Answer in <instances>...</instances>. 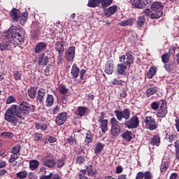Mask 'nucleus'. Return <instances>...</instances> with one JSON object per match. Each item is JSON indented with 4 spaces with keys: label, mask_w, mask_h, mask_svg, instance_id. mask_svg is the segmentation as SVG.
Masks as SVG:
<instances>
[{
    "label": "nucleus",
    "mask_w": 179,
    "mask_h": 179,
    "mask_svg": "<svg viewBox=\"0 0 179 179\" xmlns=\"http://www.w3.org/2000/svg\"><path fill=\"white\" fill-rule=\"evenodd\" d=\"M66 143H69V145H77L76 139L71 136L66 139Z\"/></svg>",
    "instance_id": "nucleus-58"
},
{
    "label": "nucleus",
    "mask_w": 179,
    "mask_h": 179,
    "mask_svg": "<svg viewBox=\"0 0 179 179\" xmlns=\"http://www.w3.org/2000/svg\"><path fill=\"white\" fill-rule=\"evenodd\" d=\"M55 101V98L52 96V94H48L45 99L46 107H52V106H54Z\"/></svg>",
    "instance_id": "nucleus-26"
},
{
    "label": "nucleus",
    "mask_w": 179,
    "mask_h": 179,
    "mask_svg": "<svg viewBox=\"0 0 179 179\" xmlns=\"http://www.w3.org/2000/svg\"><path fill=\"white\" fill-rule=\"evenodd\" d=\"M75 46H71L68 48L65 52V57L69 62L73 61L75 58Z\"/></svg>",
    "instance_id": "nucleus-15"
},
{
    "label": "nucleus",
    "mask_w": 179,
    "mask_h": 179,
    "mask_svg": "<svg viewBox=\"0 0 179 179\" xmlns=\"http://www.w3.org/2000/svg\"><path fill=\"white\" fill-rule=\"evenodd\" d=\"M159 107H160L159 101H154L150 104V108H152V110H154V111H157Z\"/></svg>",
    "instance_id": "nucleus-50"
},
{
    "label": "nucleus",
    "mask_w": 179,
    "mask_h": 179,
    "mask_svg": "<svg viewBox=\"0 0 179 179\" xmlns=\"http://www.w3.org/2000/svg\"><path fill=\"white\" fill-rule=\"evenodd\" d=\"M49 143H54L55 142H57V138L52 136H48Z\"/></svg>",
    "instance_id": "nucleus-63"
},
{
    "label": "nucleus",
    "mask_w": 179,
    "mask_h": 179,
    "mask_svg": "<svg viewBox=\"0 0 179 179\" xmlns=\"http://www.w3.org/2000/svg\"><path fill=\"white\" fill-rule=\"evenodd\" d=\"M59 92L60 94L65 96L66 94H68V88H66V86L64 85H59Z\"/></svg>",
    "instance_id": "nucleus-44"
},
{
    "label": "nucleus",
    "mask_w": 179,
    "mask_h": 179,
    "mask_svg": "<svg viewBox=\"0 0 179 179\" xmlns=\"http://www.w3.org/2000/svg\"><path fill=\"white\" fill-rule=\"evenodd\" d=\"M35 128L37 129V131H41L42 132H44V131L48 128V125L45 124V123L38 122L35 124Z\"/></svg>",
    "instance_id": "nucleus-29"
},
{
    "label": "nucleus",
    "mask_w": 179,
    "mask_h": 179,
    "mask_svg": "<svg viewBox=\"0 0 179 179\" xmlns=\"http://www.w3.org/2000/svg\"><path fill=\"white\" fill-rule=\"evenodd\" d=\"M50 61V57L48 56L45 55V53H42L38 55V65L39 66L47 65L48 64V62Z\"/></svg>",
    "instance_id": "nucleus-16"
},
{
    "label": "nucleus",
    "mask_w": 179,
    "mask_h": 179,
    "mask_svg": "<svg viewBox=\"0 0 179 179\" xmlns=\"http://www.w3.org/2000/svg\"><path fill=\"white\" fill-rule=\"evenodd\" d=\"M161 101L159 108L157 110L156 114L157 118H164L169 113L167 110V102L165 100H161Z\"/></svg>",
    "instance_id": "nucleus-11"
},
{
    "label": "nucleus",
    "mask_w": 179,
    "mask_h": 179,
    "mask_svg": "<svg viewBox=\"0 0 179 179\" xmlns=\"http://www.w3.org/2000/svg\"><path fill=\"white\" fill-rule=\"evenodd\" d=\"M136 21V18L131 17L128 20H122L118 23V25L121 27H126L127 26H132Z\"/></svg>",
    "instance_id": "nucleus-21"
},
{
    "label": "nucleus",
    "mask_w": 179,
    "mask_h": 179,
    "mask_svg": "<svg viewBox=\"0 0 179 179\" xmlns=\"http://www.w3.org/2000/svg\"><path fill=\"white\" fill-rule=\"evenodd\" d=\"M136 179H144V173L142 171H139L136 175Z\"/></svg>",
    "instance_id": "nucleus-64"
},
{
    "label": "nucleus",
    "mask_w": 179,
    "mask_h": 179,
    "mask_svg": "<svg viewBox=\"0 0 179 179\" xmlns=\"http://www.w3.org/2000/svg\"><path fill=\"white\" fill-rule=\"evenodd\" d=\"M110 134L112 136H119L121 134V126H120V121L115 118V117H113L110 118Z\"/></svg>",
    "instance_id": "nucleus-6"
},
{
    "label": "nucleus",
    "mask_w": 179,
    "mask_h": 179,
    "mask_svg": "<svg viewBox=\"0 0 179 179\" xmlns=\"http://www.w3.org/2000/svg\"><path fill=\"white\" fill-rule=\"evenodd\" d=\"M16 105H12L5 113L4 118L7 122H10L11 125L16 127L19 119H17V110Z\"/></svg>",
    "instance_id": "nucleus-4"
},
{
    "label": "nucleus",
    "mask_w": 179,
    "mask_h": 179,
    "mask_svg": "<svg viewBox=\"0 0 179 179\" xmlns=\"http://www.w3.org/2000/svg\"><path fill=\"white\" fill-rule=\"evenodd\" d=\"M92 142H93V134L90 131H88L85 134V143L87 146H89V143H92Z\"/></svg>",
    "instance_id": "nucleus-33"
},
{
    "label": "nucleus",
    "mask_w": 179,
    "mask_h": 179,
    "mask_svg": "<svg viewBox=\"0 0 179 179\" xmlns=\"http://www.w3.org/2000/svg\"><path fill=\"white\" fill-rule=\"evenodd\" d=\"M86 173H87V176L89 177H93L95 174H97V171L96 168H94L92 165H88L86 166Z\"/></svg>",
    "instance_id": "nucleus-27"
},
{
    "label": "nucleus",
    "mask_w": 179,
    "mask_h": 179,
    "mask_svg": "<svg viewBox=\"0 0 179 179\" xmlns=\"http://www.w3.org/2000/svg\"><path fill=\"white\" fill-rule=\"evenodd\" d=\"M43 139V134L36 132L34 134V141L35 142H40Z\"/></svg>",
    "instance_id": "nucleus-51"
},
{
    "label": "nucleus",
    "mask_w": 179,
    "mask_h": 179,
    "mask_svg": "<svg viewBox=\"0 0 179 179\" xmlns=\"http://www.w3.org/2000/svg\"><path fill=\"white\" fill-rule=\"evenodd\" d=\"M80 72V69H79V67H78V64H76V63H73L71 70L73 79H78V78H79Z\"/></svg>",
    "instance_id": "nucleus-19"
},
{
    "label": "nucleus",
    "mask_w": 179,
    "mask_h": 179,
    "mask_svg": "<svg viewBox=\"0 0 179 179\" xmlns=\"http://www.w3.org/2000/svg\"><path fill=\"white\" fill-rule=\"evenodd\" d=\"M44 50H47V45L44 42H39L35 46L34 53L40 54V52H43Z\"/></svg>",
    "instance_id": "nucleus-20"
},
{
    "label": "nucleus",
    "mask_w": 179,
    "mask_h": 179,
    "mask_svg": "<svg viewBox=\"0 0 179 179\" xmlns=\"http://www.w3.org/2000/svg\"><path fill=\"white\" fill-rule=\"evenodd\" d=\"M119 62L117 66V73L118 75H127V68H131V66L135 63V57L132 51L125 52V55H122L119 57Z\"/></svg>",
    "instance_id": "nucleus-2"
},
{
    "label": "nucleus",
    "mask_w": 179,
    "mask_h": 179,
    "mask_svg": "<svg viewBox=\"0 0 179 179\" xmlns=\"http://www.w3.org/2000/svg\"><path fill=\"white\" fill-rule=\"evenodd\" d=\"M150 143L152 146H160V136L155 135L153 138L150 139Z\"/></svg>",
    "instance_id": "nucleus-31"
},
{
    "label": "nucleus",
    "mask_w": 179,
    "mask_h": 179,
    "mask_svg": "<svg viewBox=\"0 0 179 179\" xmlns=\"http://www.w3.org/2000/svg\"><path fill=\"white\" fill-rule=\"evenodd\" d=\"M169 167H170V165L169 164V162L166 161H162V164L160 165V172L162 174H164L167 170H169Z\"/></svg>",
    "instance_id": "nucleus-36"
},
{
    "label": "nucleus",
    "mask_w": 179,
    "mask_h": 179,
    "mask_svg": "<svg viewBox=\"0 0 179 179\" xmlns=\"http://www.w3.org/2000/svg\"><path fill=\"white\" fill-rule=\"evenodd\" d=\"M28 16H29V13L27 11L22 13L21 16H20V17H19L20 24H22V26H24V24L26 23V22H27Z\"/></svg>",
    "instance_id": "nucleus-35"
},
{
    "label": "nucleus",
    "mask_w": 179,
    "mask_h": 179,
    "mask_svg": "<svg viewBox=\"0 0 179 179\" xmlns=\"http://www.w3.org/2000/svg\"><path fill=\"white\" fill-rule=\"evenodd\" d=\"M17 107V117L21 120H26V117L29 116L30 113H34L36 110V106L30 104L29 102L23 101Z\"/></svg>",
    "instance_id": "nucleus-3"
},
{
    "label": "nucleus",
    "mask_w": 179,
    "mask_h": 179,
    "mask_svg": "<svg viewBox=\"0 0 179 179\" xmlns=\"http://www.w3.org/2000/svg\"><path fill=\"white\" fill-rule=\"evenodd\" d=\"M113 72H114V61L110 59L106 64L105 73H107V75H112Z\"/></svg>",
    "instance_id": "nucleus-18"
},
{
    "label": "nucleus",
    "mask_w": 179,
    "mask_h": 179,
    "mask_svg": "<svg viewBox=\"0 0 179 179\" xmlns=\"http://www.w3.org/2000/svg\"><path fill=\"white\" fill-rule=\"evenodd\" d=\"M114 114L117 121H122V120L127 121V120H129V118H131V110L129 108H124L122 110H115L114 111Z\"/></svg>",
    "instance_id": "nucleus-7"
},
{
    "label": "nucleus",
    "mask_w": 179,
    "mask_h": 179,
    "mask_svg": "<svg viewBox=\"0 0 179 179\" xmlns=\"http://www.w3.org/2000/svg\"><path fill=\"white\" fill-rule=\"evenodd\" d=\"M146 22V19L145 18V16H141L137 20V26L138 27H142L143 24H145V22Z\"/></svg>",
    "instance_id": "nucleus-48"
},
{
    "label": "nucleus",
    "mask_w": 179,
    "mask_h": 179,
    "mask_svg": "<svg viewBox=\"0 0 179 179\" xmlns=\"http://www.w3.org/2000/svg\"><path fill=\"white\" fill-rule=\"evenodd\" d=\"M27 177V172L26 171H22L16 173V178L20 179H24Z\"/></svg>",
    "instance_id": "nucleus-49"
},
{
    "label": "nucleus",
    "mask_w": 179,
    "mask_h": 179,
    "mask_svg": "<svg viewBox=\"0 0 179 179\" xmlns=\"http://www.w3.org/2000/svg\"><path fill=\"white\" fill-rule=\"evenodd\" d=\"M117 6H113L109 7L105 10V16L106 17H110V16H113V15H115V12H117Z\"/></svg>",
    "instance_id": "nucleus-25"
},
{
    "label": "nucleus",
    "mask_w": 179,
    "mask_h": 179,
    "mask_svg": "<svg viewBox=\"0 0 179 179\" xmlns=\"http://www.w3.org/2000/svg\"><path fill=\"white\" fill-rule=\"evenodd\" d=\"M36 94H37V87L31 86L28 89V96L29 99H36Z\"/></svg>",
    "instance_id": "nucleus-30"
},
{
    "label": "nucleus",
    "mask_w": 179,
    "mask_h": 179,
    "mask_svg": "<svg viewBox=\"0 0 179 179\" xmlns=\"http://www.w3.org/2000/svg\"><path fill=\"white\" fill-rule=\"evenodd\" d=\"M85 161L86 158H85V156H78L76 158V162L78 164H83Z\"/></svg>",
    "instance_id": "nucleus-54"
},
{
    "label": "nucleus",
    "mask_w": 179,
    "mask_h": 179,
    "mask_svg": "<svg viewBox=\"0 0 179 179\" xmlns=\"http://www.w3.org/2000/svg\"><path fill=\"white\" fill-rule=\"evenodd\" d=\"M43 166L48 167V169H55L57 166V161L54 158L45 159L43 162Z\"/></svg>",
    "instance_id": "nucleus-17"
},
{
    "label": "nucleus",
    "mask_w": 179,
    "mask_h": 179,
    "mask_svg": "<svg viewBox=\"0 0 179 179\" xmlns=\"http://www.w3.org/2000/svg\"><path fill=\"white\" fill-rule=\"evenodd\" d=\"M15 101H16V98L13 96H9L7 98L6 103V104H12V103H15Z\"/></svg>",
    "instance_id": "nucleus-59"
},
{
    "label": "nucleus",
    "mask_w": 179,
    "mask_h": 179,
    "mask_svg": "<svg viewBox=\"0 0 179 179\" xmlns=\"http://www.w3.org/2000/svg\"><path fill=\"white\" fill-rule=\"evenodd\" d=\"M0 138H1V139H12V138H13V133L9 131H3L1 134Z\"/></svg>",
    "instance_id": "nucleus-39"
},
{
    "label": "nucleus",
    "mask_w": 179,
    "mask_h": 179,
    "mask_svg": "<svg viewBox=\"0 0 179 179\" xmlns=\"http://www.w3.org/2000/svg\"><path fill=\"white\" fill-rule=\"evenodd\" d=\"M161 58H162V62H163V64H167V63L170 62V54H169V53H165V54L162 55Z\"/></svg>",
    "instance_id": "nucleus-46"
},
{
    "label": "nucleus",
    "mask_w": 179,
    "mask_h": 179,
    "mask_svg": "<svg viewBox=\"0 0 179 179\" xmlns=\"http://www.w3.org/2000/svg\"><path fill=\"white\" fill-rule=\"evenodd\" d=\"M143 122L145 124V128L150 131H155L159 127V125L156 122V119L153 116H145Z\"/></svg>",
    "instance_id": "nucleus-8"
},
{
    "label": "nucleus",
    "mask_w": 179,
    "mask_h": 179,
    "mask_svg": "<svg viewBox=\"0 0 179 179\" xmlns=\"http://www.w3.org/2000/svg\"><path fill=\"white\" fill-rule=\"evenodd\" d=\"M101 115L98 117V122L100 124V128L102 134H106L108 131V120L104 119L106 116V113L101 112Z\"/></svg>",
    "instance_id": "nucleus-10"
},
{
    "label": "nucleus",
    "mask_w": 179,
    "mask_h": 179,
    "mask_svg": "<svg viewBox=\"0 0 179 179\" xmlns=\"http://www.w3.org/2000/svg\"><path fill=\"white\" fill-rule=\"evenodd\" d=\"M166 139H169V142H174L177 139V136L176 134H166Z\"/></svg>",
    "instance_id": "nucleus-57"
},
{
    "label": "nucleus",
    "mask_w": 179,
    "mask_h": 179,
    "mask_svg": "<svg viewBox=\"0 0 179 179\" xmlns=\"http://www.w3.org/2000/svg\"><path fill=\"white\" fill-rule=\"evenodd\" d=\"M113 3V0H101V5L103 9H106Z\"/></svg>",
    "instance_id": "nucleus-40"
},
{
    "label": "nucleus",
    "mask_w": 179,
    "mask_h": 179,
    "mask_svg": "<svg viewBox=\"0 0 179 179\" xmlns=\"http://www.w3.org/2000/svg\"><path fill=\"white\" fill-rule=\"evenodd\" d=\"M157 72V67L156 66H152L149 69L148 71L147 72V78L148 79H152L153 76L156 75V73Z\"/></svg>",
    "instance_id": "nucleus-28"
},
{
    "label": "nucleus",
    "mask_w": 179,
    "mask_h": 179,
    "mask_svg": "<svg viewBox=\"0 0 179 179\" xmlns=\"http://www.w3.org/2000/svg\"><path fill=\"white\" fill-rule=\"evenodd\" d=\"M164 6L160 1H154L150 6L151 11L150 19H160L163 16V9Z\"/></svg>",
    "instance_id": "nucleus-5"
},
{
    "label": "nucleus",
    "mask_w": 179,
    "mask_h": 179,
    "mask_svg": "<svg viewBox=\"0 0 179 179\" xmlns=\"http://www.w3.org/2000/svg\"><path fill=\"white\" fill-rule=\"evenodd\" d=\"M57 40H59L55 44V50L57 51L58 54H64L65 52V44L66 42L64 40V38H59Z\"/></svg>",
    "instance_id": "nucleus-13"
},
{
    "label": "nucleus",
    "mask_w": 179,
    "mask_h": 179,
    "mask_svg": "<svg viewBox=\"0 0 179 179\" xmlns=\"http://www.w3.org/2000/svg\"><path fill=\"white\" fill-rule=\"evenodd\" d=\"M13 75L15 80H22V71H15L13 72Z\"/></svg>",
    "instance_id": "nucleus-47"
},
{
    "label": "nucleus",
    "mask_w": 179,
    "mask_h": 179,
    "mask_svg": "<svg viewBox=\"0 0 179 179\" xmlns=\"http://www.w3.org/2000/svg\"><path fill=\"white\" fill-rule=\"evenodd\" d=\"M10 16L13 20L17 22L19 17H20V10L17 8H13L10 12Z\"/></svg>",
    "instance_id": "nucleus-24"
},
{
    "label": "nucleus",
    "mask_w": 179,
    "mask_h": 179,
    "mask_svg": "<svg viewBox=\"0 0 179 179\" xmlns=\"http://www.w3.org/2000/svg\"><path fill=\"white\" fill-rule=\"evenodd\" d=\"M32 29H36L38 30H41V24L38 21H35L32 22Z\"/></svg>",
    "instance_id": "nucleus-56"
},
{
    "label": "nucleus",
    "mask_w": 179,
    "mask_h": 179,
    "mask_svg": "<svg viewBox=\"0 0 179 179\" xmlns=\"http://www.w3.org/2000/svg\"><path fill=\"white\" fill-rule=\"evenodd\" d=\"M38 166H40V162L38 160L34 159L29 162V169L32 171L37 170V169H38Z\"/></svg>",
    "instance_id": "nucleus-32"
},
{
    "label": "nucleus",
    "mask_w": 179,
    "mask_h": 179,
    "mask_svg": "<svg viewBox=\"0 0 179 179\" xmlns=\"http://www.w3.org/2000/svg\"><path fill=\"white\" fill-rule=\"evenodd\" d=\"M66 120H68V113L62 112L57 115L55 122L59 127H60V125L65 124Z\"/></svg>",
    "instance_id": "nucleus-14"
},
{
    "label": "nucleus",
    "mask_w": 179,
    "mask_h": 179,
    "mask_svg": "<svg viewBox=\"0 0 179 179\" xmlns=\"http://www.w3.org/2000/svg\"><path fill=\"white\" fill-rule=\"evenodd\" d=\"M153 178V176L150 171H147L144 173V179H152Z\"/></svg>",
    "instance_id": "nucleus-61"
},
{
    "label": "nucleus",
    "mask_w": 179,
    "mask_h": 179,
    "mask_svg": "<svg viewBox=\"0 0 179 179\" xmlns=\"http://www.w3.org/2000/svg\"><path fill=\"white\" fill-rule=\"evenodd\" d=\"M25 33L24 29L12 25L8 31L3 33L2 38L10 40L11 44H13V47H15V45H20V44L24 42Z\"/></svg>",
    "instance_id": "nucleus-1"
},
{
    "label": "nucleus",
    "mask_w": 179,
    "mask_h": 179,
    "mask_svg": "<svg viewBox=\"0 0 179 179\" xmlns=\"http://www.w3.org/2000/svg\"><path fill=\"white\" fill-rule=\"evenodd\" d=\"M164 68L167 71V72H170L173 71V62H169L168 63H165L164 65Z\"/></svg>",
    "instance_id": "nucleus-52"
},
{
    "label": "nucleus",
    "mask_w": 179,
    "mask_h": 179,
    "mask_svg": "<svg viewBox=\"0 0 179 179\" xmlns=\"http://www.w3.org/2000/svg\"><path fill=\"white\" fill-rule=\"evenodd\" d=\"M104 146H106V145L101 143H98L94 150L95 155H99L100 154L101 152H103V149H104Z\"/></svg>",
    "instance_id": "nucleus-38"
},
{
    "label": "nucleus",
    "mask_w": 179,
    "mask_h": 179,
    "mask_svg": "<svg viewBox=\"0 0 179 179\" xmlns=\"http://www.w3.org/2000/svg\"><path fill=\"white\" fill-rule=\"evenodd\" d=\"M112 83L113 85H115L116 86H118L120 85H122V80H118L117 78H114Z\"/></svg>",
    "instance_id": "nucleus-62"
},
{
    "label": "nucleus",
    "mask_w": 179,
    "mask_h": 179,
    "mask_svg": "<svg viewBox=\"0 0 179 179\" xmlns=\"http://www.w3.org/2000/svg\"><path fill=\"white\" fill-rule=\"evenodd\" d=\"M87 113V107L78 106L75 111V114L77 117H85Z\"/></svg>",
    "instance_id": "nucleus-22"
},
{
    "label": "nucleus",
    "mask_w": 179,
    "mask_h": 179,
    "mask_svg": "<svg viewBox=\"0 0 179 179\" xmlns=\"http://www.w3.org/2000/svg\"><path fill=\"white\" fill-rule=\"evenodd\" d=\"M21 149H22V145H20V144H17L15 146L12 148L10 153H13V155H19L20 153Z\"/></svg>",
    "instance_id": "nucleus-42"
},
{
    "label": "nucleus",
    "mask_w": 179,
    "mask_h": 179,
    "mask_svg": "<svg viewBox=\"0 0 179 179\" xmlns=\"http://www.w3.org/2000/svg\"><path fill=\"white\" fill-rule=\"evenodd\" d=\"M12 42L9 39L0 38V51H10V49L15 48Z\"/></svg>",
    "instance_id": "nucleus-12"
},
{
    "label": "nucleus",
    "mask_w": 179,
    "mask_h": 179,
    "mask_svg": "<svg viewBox=\"0 0 179 179\" xmlns=\"http://www.w3.org/2000/svg\"><path fill=\"white\" fill-rule=\"evenodd\" d=\"M101 0H89L87 6L90 8H97V6H100V3Z\"/></svg>",
    "instance_id": "nucleus-37"
},
{
    "label": "nucleus",
    "mask_w": 179,
    "mask_h": 179,
    "mask_svg": "<svg viewBox=\"0 0 179 179\" xmlns=\"http://www.w3.org/2000/svg\"><path fill=\"white\" fill-rule=\"evenodd\" d=\"M31 36L34 39L38 38V36H40V29H36L32 28L31 31Z\"/></svg>",
    "instance_id": "nucleus-45"
},
{
    "label": "nucleus",
    "mask_w": 179,
    "mask_h": 179,
    "mask_svg": "<svg viewBox=\"0 0 179 179\" xmlns=\"http://www.w3.org/2000/svg\"><path fill=\"white\" fill-rule=\"evenodd\" d=\"M65 165V160L64 159H57L56 161V166L57 169H62Z\"/></svg>",
    "instance_id": "nucleus-53"
},
{
    "label": "nucleus",
    "mask_w": 179,
    "mask_h": 179,
    "mask_svg": "<svg viewBox=\"0 0 179 179\" xmlns=\"http://www.w3.org/2000/svg\"><path fill=\"white\" fill-rule=\"evenodd\" d=\"M123 139H126L128 142H131L132 141V131H127L123 135H122Z\"/></svg>",
    "instance_id": "nucleus-43"
},
{
    "label": "nucleus",
    "mask_w": 179,
    "mask_h": 179,
    "mask_svg": "<svg viewBox=\"0 0 179 179\" xmlns=\"http://www.w3.org/2000/svg\"><path fill=\"white\" fill-rule=\"evenodd\" d=\"M44 97H45V91L43 89L38 90L36 92V100L41 104H43V103H44Z\"/></svg>",
    "instance_id": "nucleus-23"
},
{
    "label": "nucleus",
    "mask_w": 179,
    "mask_h": 179,
    "mask_svg": "<svg viewBox=\"0 0 179 179\" xmlns=\"http://www.w3.org/2000/svg\"><path fill=\"white\" fill-rule=\"evenodd\" d=\"M17 159H19V157L17 156V155L13 154L10 155L8 162L9 163H15V161L17 160Z\"/></svg>",
    "instance_id": "nucleus-60"
},
{
    "label": "nucleus",
    "mask_w": 179,
    "mask_h": 179,
    "mask_svg": "<svg viewBox=\"0 0 179 179\" xmlns=\"http://www.w3.org/2000/svg\"><path fill=\"white\" fill-rule=\"evenodd\" d=\"M132 6H134V8L142 9V8H145V1H143V0H134Z\"/></svg>",
    "instance_id": "nucleus-34"
},
{
    "label": "nucleus",
    "mask_w": 179,
    "mask_h": 179,
    "mask_svg": "<svg viewBox=\"0 0 179 179\" xmlns=\"http://www.w3.org/2000/svg\"><path fill=\"white\" fill-rule=\"evenodd\" d=\"M156 92H157V87H149L146 90V96H147V97H150V96H153V94H155V93H156Z\"/></svg>",
    "instance_id": "nucleus-41"
},
{
    "label": "nucleus",
    "mask_w": 179,
    "mask_h": 179,
    "mask_svg": "<svg viewBox=\"0 0 179 179\" xmlns=\"http://www.w3.org/2000/svg\"><path fill=\"white\" fill-rule=\"evenodd\" d=\"M139 117L138 115H134L129 117L127 121H124V124L126 128L128 129H136L139 127Z\"/></svg>",
    "instance_id": "nucleus-9"
},
{
    "label": "nucleus",
    "mask_w": 179,
    "mask_h": 179,
    "mask_svg": "<svg viewBox=\"0 0 179 179\" xmlns=\"http://www.w3.org/2000/svg\"><path fill=\"white\" fill-rule=\"evenodd\" d=\"M86 170H85V169H81L80 171V173H79V174H78V178H80V179H89L88 178H87V176H86Z\"/></svg>",
    "instance_id": "nucleus-55"
}]
</instances>
